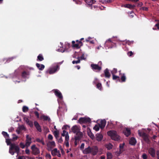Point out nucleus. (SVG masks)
<instances>
[{
    "instance_id": "1",
    "label": "nucleus",
    "mask_w": 159,
    "mask_h": 159,
    "mask_svg": "<svg viewBox=\"0 0 159 159\" xmlns=\"http://www.w3.org/2000/svg\"><path fill=\"white\" fill-rule=\"evenodd\" d=\"M6 142L7 145H10L9 149V153L12 155H13L15 152L18 154L20 152V148L18 145L15 143H11V139L8 138L6 139Z\"/></svg>"
},
{
    "instance_id": "2",
    "label": "nucleus",
    "mask_w": 159,
    "mask_h": 159,
    "mask_svg": "<svg viewBox=\"0 0 159 159\" xmlns=\"http://www.w3.org/2000/svg\"><path fill=\"white\" fill-rule=\"evenodd\" d=\"M84 154H87L91 153L93 155H96L98 152V149L96 146H94L92 147L88 146L83 151Z\"/></svg>"
},
{
    "instance_id": "3",
    "label": "nucleus",
    "mask_w": 159,
    "mask_h": 159,
    "mask_svg": "<svg viewBox=\"0 0 159 159\" xmlns=\"http://www.w3.org/2000/svg\"><path fill=\"white\" fill-rule=\"evenodd\" d=\"M108 135L110 136L111 139L115 141H118L120 139V136L117 134V132L114 130H110L107 132Z\"/></svg>"
},
{
    "instance_id": "4",
    "label": "nucleus",
    "mask_w": 159,
    "mask_h": 159,
    "mask_svg": "<svg viewBox=\"0 0 159 159\" xmlns=\"http://www.w3.org/2000/svg\"><path fill=\"white\" fill-rule=\"evenodd\" d=\"M84 39V38H82L80 39V40H77L76 41V43H75V42L74 41H73L72 42V47L73 48H76L77 49L80 48L83 45V43L81 42Z\"/></svg>"
},
{
    "instance_id": "5",
    "label": "nucleus",
    "mask_w": 159,
    "mask_h": 159,
    "mask_svg": "<svg viewBox=\"0 0 159 159\" xmlns=\"http://www.w3.org/2000/svg\"><path fill=\"white\" fill-rule=\"evenodd\" d=\"M102 62L100 61L99 62L98 64H91V67L94 70H97V71H100L102 69Z\"/></svg>"
},
{
    "instance_id": "6",
    "label": "nucleus",
    "mask_w": 159,
    "mask_h": 159,
    "mask_svg": "<svg viewBox=\"0 0 159 159\" xmlns=\"http://www.w3.org/2000/svg\"><path fill=\"white\" fill-rule=\"evenodd\" d=\"M59 69V66L58 65L53 66L46 71L47 73H49L50 74H52L55 73Z\"/></svg>"
},
{
    "instance_id": "7",
    "label": "nucleus",
    "mask_w": 159,
    "mask_h": 159,
    "mask_svg": "<svg viewBox=\"0 0 159 159\" xmlns=\"http://www.w3.org/2000/svg\"><path fill=\"white\" fill-rule=\"evenodd\" d=\"M32 150V153L34 155H37L40 153L39 149L36 147L35 145H33L31 147Z\"/></svg>"
},
{
    "instance_id": "8",
    "label": "nucleus",
    "mask_w": 159,
    "mask_h": 159,
    "mask_svg": "<svg viewBox=\"0 0 159 159\" xmlns=\"http://www.w3.org/2000/svg\"><path fill=\"white\" fill-rule=\"evenodd\" d=\"M91 122V119L89 118L81 117L78 120L79 123L80 124L82 123H90Z\"/></svg>"
},
{
    "instance_id": "9",
    "label": "nucleus",
    "mask_w": 159,
    "mask_h": 159,
    "mask_svg": "<svg viewBox=\"0 0 159 159\" xmlns=\"http://www.w3.org/2000/svg\"><path fill=\"white\" fill-rule=\"evenodd\" d=\"M32 142V139L28 134L26 135V139L25 145L27 148H28Z\"/></svg>"
},
{
    "instance_id": "10",
    "label": "nucleus",
    "mask_w": 159,
    "mask_h": 159,
    "mask_svg": "<svg viewBox=\"0 0 159 159\" xmlns=\"http://www.w3.org/2000/svg\"><path fill=\"white\" fill-rule=\"evenodd\" d=\"M148 152L152 157H155L156 156V151L154 148L151 147L148 150Z\"/></svg>"
},
{
    "instance_id": "11",
    "label": "nucleus",
    "mask_w": 159,
    "mask_h": 159,
    "mask_svg": "<svg viewBox=\"0 0 159 159\" xmlns=\"http://www.w3.org/2000/svg\"><path fill=\"white\" fill-rule=\"evenodd\" d=\"M55 95L60 99H62L63 98L61 92L57 89H54L52 90Z\"/></svg>"
},
{
    "instance_id": "12",
    "label": "nucleus",
    "mask_w": 159,
    "mask_h": 159,
    "mask_svg": "<svg viewBox=\"0 0 159 159\" xmlns=\"http://www.w3.org/2000/svg\"><path fill=\"white\" fill-rule=\"evenodd\" d=\"M76 134V136L75 137V140H79L82 138L83 136V134L82 132L79 131Z\"/></svg>"
},
{
    "instance_id": "13",
    "label": "nucleus",
    "mask_w": 159,
    "mask_h": 159,
    "mask_svg": "<svg viewBox=\"0 0 159 159\" xmlns=\"http://www.w3.org/2000/svg\"><path fill=\"white\" fill-rule=\"evenodd\" d=\"M139 134L140 136L142 137L145 141H147L149 140L148 135L145 133L139 132Z\"/></svg>"
},
{
    "instance_id": "14",
    "label": "nucleus",
    "mask_w": 159,
    "mask_h": 159,
    "mask_svg": "<svg viewBox=\"0 0 159 159\" xmlns=\"http://www.w3.org/2000/svg\"><path fill=\"white\" fill-rule=\"evenodd\" d=\"M34 125L37 130L39 132H41L42 130L40 125L36 121L34 122Z\"/></svg>"
},
{
    "instance_id": "15",
    "label": "nucleus",
    "mask_w": 159,
    "mask_h": 159,
    "mask_svg": "<svg viewBox=\"0 0 159 159\" xmlns=\"http://www.w3.org/2000/svg\"><path fill=\"white\" fill-rule=\"evenodd\" d=\"M71 130L75 134L80 131V129L77 125H75L72 127Z\"/></svg>"
},
{
    "instance_id": "16",
    "label": "nucleus",
    "mask_w": 159,
    "mask_h": 159,
    "mask_svg": "<svg viewBox=\"0 0 159 159\" xmlns=\"http://www.w3.org/2000/svg\"><path fill=\"white\" fill-rule=\"evenodd\" d=\"M123 133L126 136H129L131 134V131L130 129L128 128H125L123 131Z\"/></svg>"
},
{
    "instance_id": "17",
    "label": "nucleus",
    "mask_w": 159,
    "mask_h": 159,
    "mask_svg": "<svg viewBox=\"0 0 159 159\" xmlns=\"http://www.w3.org/2000/svg\"><path fill=\"white\" fill-rule=\"evenodd\" d=\"M40 119L41 120H43L44 121H50L51 120L50 118L48 116L43 115L40 116Z\"/></svg>"
},
{
    "instance_id": "18",
    "label": "nucleus",
    "mask_w": 159,
    "mask_h": 159,
    "mask_svg": "<svg viewBox=\"0 0 159 159\" xmlns=\"http://www.w3.org/2000/svg\"><path fill=\"white\" fill-rule=\"evenodd\" d=\"M106 123V121L105 119L101 120L100 123L99 124L101 129H103L105 127Z\"/></svg>"
},
{
    "instance_id": "19",
    "label": "nucleus",
    "mask_w": 159,
    "mask_h": 159,
    "mask_svg": "<svg viewBox=\"0 0 159 159\" xmlns=\"http://www.w3.org/2000/svg\"><path fill=\"white\" fill-rule=\"evenodd\" d=\"M104 73L105 76L106 78H109L111 76V74L109 71V70L108 68H106L104 70Z\"/></svg>"
},
{
    "instance_id": "20",
    "label": "nucleus",
    "mask_w": 159,
    "mask_h": 159,
    "mask_svg": "<svg viewBox=\"0 0 159 159\" xmlns=\"http://www.w3.org/2000/svg\"><path fill=\"white\" fill-rule=\"evenodd\" d=\"M87 132L88 134L92 139H93L94 138V136L93 134L92 133L90 129L89 128H87Z\"/></svg>"
},
{
    "instance_id": "21",
    "label": "nucleus",
    "mask_w": 159,
    "mask_h": 159,
    "mask_svg": "<svg viewBox=\"0 0 159 159\" xmlns=\"http://www.w3.org/2000/svg\"><path fill=\"white\" fill-rule=\"evenodd\" d=\"M36 65L38 69L40 70H43L45 68L43 64H40L39 63H37Z\"/></svg>"
},
{
    "instance_id": "22",
    "label": "nucleus",
    "mask_w": 159,
    "mask_h": 159,
    "mask_svg": "<svg viewBox=\"0 0 159 159\" xmlns=\"http://www.w3.org/2000/svg\"><path fill=\"white\" fill-rule=\"evenodd\" d=\"M96 140L98 141H101L102 139L103 136L101 134H97L96 135Z\"/></svg>"
},
{
    "instance_id": "23",
    "label": "nucleus",
    "mask_w": 159,
    "mask_h": 159,
    "mask_svg": "<svg viewBox=\"0 0 159 159\" xmlns=\"http://www.w3.org/2000/svg\"><path fill=\"white\" fill-rule=\"evenodd\" d=\"M129 143L131 145H135L136 143V140L135 139L134 137L131 138L129 141Z\"/></svg>"
},
{
    "instance_id": "24",
    "label": "nucleus",
    "mask_w": 159,
    "mask_h": 159,
    "mask_svg": "<svg viewBox=\"0 0 159 159\" xmlns=\"http://www.w3.org/2000/svg\"><path fill=\"white\" fill-rule=\"evenodd\" d=\"M120 76V82H125L126 79L125 74L123 73Z\"/></svg>"
},
{
    "instance_id": "25",
    "label": "nucleus",
    "mask_w": 159,
    "mask_h": 159,
    "mask_svg": "<svg viewBox=\"0 0 159 159\" xmlns=\"http://www.w3.org/2000/svg\"><path fill=\"white\" fill-rule=\"evenodd\" d=\"M124 7L130 9H133L135 7V6L134 5H132L130 4H126L124 5Z\"/></svg>"
},
{
    "instance_id": "26",
    "label": "nucleus",
    "mask_w": 159,
    "mask_h": 159,
    "mask_svg": "<svg viewBox=\"0 0 159 159\" xmlns=\"http://www.w3.org/2000/svg\"><path fill=\"white\" fill-rule=\"evenodd\" d=\"M85 2L89 5H92L95 2L94 0H85Z\"/></svg>"
},
{
    "instance_id": "27",
    "label": "nucleus",
    "mask_w": 159,
    "mask_h": 159,
    "mask_svg": "<svg viewBox=\"0 0 159 159\" xmlns=\"http://www.w3.org/2000/svg\"><path fill=\"white\" fill-rule=\"evenodd\" d=\"M112 79L114 80H116L117 81H119V82H120V77L119 76L116 75H112Z\"/></svg>"
},
{
    "instance_id": "28",
    "label": "nucleus",
    "mask_w": 159,
    "mask_h": 159,
    "mask_svg": "<svg viewBox=\"0 0 159 159\" xmlns=\"http://www.w3.org/2000/svg\"><path fill=\"white\" fill-rule=\"evenodd\" d=\"M43 59L44 58L42 55V54H40L38 56L37 60V61H42L43 60Z\"/></svg>"
},
{
    "instance_id": "29",
    "label": "nucleus",
    "mask_w": 159,
    "mask_h": 159,
    "mask_svg": "<svg viewBox=\"0 0 159 159\" xmlns=\"http://www.w3.org/2000/svg\"><path fill=\"white\" fill-rule=\"evenodd\" d=\"M113 0H99L100 2L103 3H109L112 2Z\"/></svg>"
},
{
    "instance_id": "30",
    "label": "nucleus",
    "mask_w": 159,
    "mask_h": 159,
    "mask_svg": "<svg viewBox=\"0 0 159 159\" xmlns=\"http://www.w3.org/2000/svg\"><path fill=\"white\" fill-rule=\"evenodd\" d=\"M57 148H54L53 150L52 151L51 154L53 156H56L57 152Z\"/></svg>"
},
{
    "instance_id": "31",
    "label": "nucleus",
    "mask_w": 159,
    "mask_h": 159,
    "mask_svg": "<svg viewBox=\"0 0 159 159\" xmlns=\"http://www.w3.org/2000/svg\"><path fill=\"white\" fill-rule=\"evenodd\" d=\"M2 134L5 138V139L8 138L9 137V134L6 132L2 131Z\"/></svg>"
},
{
    "instance_id": "32",
    "label": "nucleus",
    "mask_w": 159,
    "mask_h": 159,
    "mask_svg": "<svg viewBox=\"0 0 159 159\" xmlns=\"http://www.w3.org/2000/svg\"><path fill=\"white\" fill-rule=\"evenodd\" d=\"M28 75V74L27 72L25 71H24L22 73L21 76L23 78H25Z\"/></svg>"
},
{
    "instance_id": "33",
    "label": "nucleus",
    "mask_w": 159,
    "mask_h": 159,
    "mask_svg": "<svg viewBox=\"0 0 159 159\" xmlns=\"http://www.w3.org/2000/svg\"><path fill=\"white\" fill-rule=\"evenodd\" d=\"M53 134L55 138L57 139L58 137L59 134V132L58 130H55L53 132Z\"/></svg>"
},
{
    "instance_id": "34",
    "label": "nucleus",
    "mask_w": 159,
    "mask_h": 159,
    "mask_svg": "<svg viewBox=\"0 0 159 159\" xmlns=\"http://www.w3.org/2000/svg\"><path fill=\"white\" fill-rule=\"evenodd\" d=\"M49 143V146L51 148H53L56 146L55 142L53 141L50 142Z\"/></svg>"
},
{
    "instance_id": "35",
    "label": "nucleus",
    "mask_w": 159,
    "mask_h": 159,
    "mask_svg": "<svg viewBox=\"0 0 159 159\" xmlns=\"http://www.w3.org/2000/svg\"><path fill=\"white\" fill-rule=\"evenodd\" d=\"M97 88L99 90L101 91L102 90V87L101 83H98L96 85Z\"/></svg>"
},
{
    "instance_id": "36",
    "label": "nucleus",
    "mask_w": 159,
    "mask_h": 159,
    "mask_svg": "<svg viewBox=\"0 0 159 159\" xmlns=\"http://www.w3.org/2000/svg\"><path fill=\"white\" fill-rule=\"evenodd\" d=\"M125 145V143H123L122 144H120L119 145L120 152L121 153L122 152V150L123 149Z\"/></svg>"
},
{
    "instance_id": "37",
    "label": "nucleus",
    "mask_w": 159,
    "mask_h": 159,
    "mask_svg": "<svg viewBox=\"0 0 159 159\" xmlns=\"http://www.w3.org/2000/svg\"><path fill=\"white\" fill-rule=\"evenodd\" d=\"M112 157V154L110 152L107 153V159H111Z\"/></svg>"
},
{
    "instance_id": "38",
    "label": "nucleus",
    "mask_w": 159,
    "mask_h": 159,
    "mask_svg": "<svg viewBox=\"0 0 159 159\" xmlns=\"http://www.w3.org/2000/svg\"><path fill=\"white\" fill-rule=\"evenodd\" d=\"M29 108L28 107L26 106H24L22 107V111L24 112L28 111Z\"/></svg>"
},
{
    "instance_id": "39",
    "label": "nucleus",
    "mask_w": 159,
    "mask_h": 159,
    "mask_svg": "<svg viewBox=\"0 0 159 159\" xmlns=\"http://www.w3.org/2000/svg\"><path fill=\"white\" fill-rule=\"evenodd\" d=\"M113 146L110 143H109L108 144L106 145V148L108 150H110L112 148Z\"/></svg>"
},
{
    "instance_id": "40",
    "label": "nucleus",
    "mask_w": 159,
    "mask_h": 159,
    "mask_svg": "<svg viewBox=\"0 0 159 159\" xmlns=\"http://www.w3.org/2000/svg\"><path fill=\"white\" fill-rule=\"evenodd\" d=\"M65 141H68L69 140V136L68 132H66V135L65 136Z\"/></svg>"
},
{
    "instance_id": "41",
    "label": "nucleus",
    "mask_w": 159,
    "mask_h": 159,
    "mask_svg": "<svg viewBox=\"0 0 159 159\" xmlns=\"http://www.w3.org/2000/svg\"><path fill=\"white\" fill-rule=\"evenodd\" d=\"M117 70L116 68H114L111 71L112 75H115V74L117 73Z\"/></svg>"
},
{
    "instance_id": "42",
    "label": "nucleus",
    "mask_w": 159,
    "mask_h": 159,
    "mask_svg": "<svg viewBox=\"0 0 159 159\" xmlns=\"http://www.w3.org/2000/svg\"><path fill=\"white\" fill-rule=\"evenodd\" d=\"M80 57H78L77 58V59H78V60L77 61H73L72 62V63L73 64H78L80 62V60L79 59Z\"/></svg>"
},
{
    "instance_id": "43",
    "label": "nucleus",
    "mask_w": 159,
    "mask_h": 159,
    "mask_svg": "<svg viewBox=\"0 0 159 159\" xmlns=\"http://www.w3.org/2000/svg\"><path fill=\"white\" fill-rule=\"evenodd\" d=\"M100 127L99 125H95L93 127V129L95 130L96 131H98Z\"/></svg>"
},
{
    "instance_id": "44",
    "label": "nucleus",
    "mask_w": 159,
    "mask_h": 159,
    "mask_svg": "<svg viewBox=\"0 0 159 159\" xmlns=\"http://www.w3.org/2000/svg\"><path fill=\"white\" fill-rule=\"evenodd\" d=\"M19 145L20 147L22 149L24 148L25 146H26L25 144L24 143L22 142L20 143Z\"/></svg>"
},
{
    "instance_id": "45",
    "label": "nucleus",
    "mask_w": 159,
    "mask_h": 159,
    "mask_svg": "<svg viewBox=\"0 0 159 159\" xmlns=\"http://www.w3.org/2000/svg\"><path fill=\"white\" fill-rule=\"evenodd\" d=\"M12 136H13V138H12V139L13 140H15L17 139L18 137L16 134H13Z\"/></svg>"
},
{
    "instance_id": "46",
    "label": "nucleus",
    "mask_w": 159,
    "mask_h": 159,
    "mask_svg": "<svg viewBox=\"0 0 159 159\" xmlns=\"http://www.w3.org/2000/svg\"><path fill=\"white\" fill-rule=\"evenodd\" d=\"M31 127H32L33 126V122L30 121L27 123Z\"/></svg>"
},
{
    "instance_id": "47",
    "label": "nucleus",
    "mask_w": 159,
    "mask_h": 159,
    "mask_svg": "<svg viewBox=\"0 0 159 159\" xmlns=\"http://www.w3.org/2000/svg\"><path fill=\"white\" fill-rule=\"evenodd\" d=\"M142 157L143 159H147L148 158V156L146 154L144 153L142 155Z\"/></svg>"
},
{
    "instance_id": "48",
    "label": "nucleus",
    "mask_w": 159,
    "mask_h": 159,
    "mask_svg": "<svg viewBox=\"0 0 159 159\" xmlns=\"http://www.w3.org/2000/svg\"><path fill=\"white\" fill-rule=\"evenodd\" d=\"M34 114L36 116L37 118H39V112L37 111H35L34 112Z\"/></svg>"
},
{
    "instance_id": "49",
    "label": "nucleus",
    "mask_w": 159,
    "mask_h": 159,
    "mask_svg": "<svg viewBox=\"0 0 159 159\" xmlns=\"http://www.w3.org/2000/svg\"><path fill=\"white\" fill-rule=\"evenodd\" d=\"M133 54V52L131 51H129L127 52V55L129 57H131Z\"/></svg>"
},
{
    "instance_id": "50",
    "label": "nucleus",
    "mask_w": 159,
    "mask_h": 159,
    "mask_svg": "<svg viewBox=\"0 0 159 159\" xmlns=\"http://www.w3.org/2000/svg\"><path fill=\"white\" fill-rule=\"evenodd\" d=\"M112 43V41H111V39H109L107 40L106 42V43L107 44H108V43Z\"/></svg>"
},
{
    "instance_id": "51",
    "label": "nucleus",
    "mask_w": 159,
    "mask_h": 159,
    "mask_svg": "<svg viewBox=\"0 0 159 159\" xmlns=\"http://www.w3.org/2000/svg\"><path fill=\"white\" fill-rule=\"evenodd\" d=\"M70 127L67 125H64L62 127V129H66L68 128H69Z\"/></svg>"
},
{
    "instance_id": "52",
    "label": "nucleus",
    "mask_w": 159,
    "mask_h": 159,
    "mask_svg": "<svg viewBox=\"0 0 159 159\" xmlns=\"http://www.w3.org/2000/svg\"><path fill=\"white\" fill-rule=\"evenodd\" d=\"M148 8L147 7H142L141 8V10H143L144 11H147L148 10Z\"/></svg>"
},
{
    "instance_id": "53",
    "label": "nucleus",
    "mask_w": 159,
    "mask_h": 159,
    "mask_svg": "<svg viewBox=\"0 0 159 159\" xmlns=\"http://www.w3.org/2000/svg\"><path fill=\"white\" fill-rule=\"evenodd\" d=\"M67 132L65 130H63L62 133L61 134V135L62 136H65L66 135V133Z\"/></svg>"
},
{
    "instance_id": "54",
    "label": "nucleus",
    "mask_w": 159,
    "mask_h": 159,
    "mask_svg": "<svg viewBox=\"0 0 159 159\" xmlns=\"http://www.w3.org/2000/svg\"><path fill=\"white\" fill-rule=\"evenodd\" d=\"M24 120L27 124L30 121L29 119L26 117H24Z\"/></svg>"
},
{
    "instance_id": "55",
    "label": "nucleus",
    "mask_w": 159,
    "mask_h": 159,
    "mask_svg": "<svg viewBox=\"0 0 159 159\" xmlns=\"http://www.w3.org/2000/svg\"><path fill=\"white\" fill-rule=\"evenodd\" d=\"M48 138L49 139L52 140L53 139V136L51 134H49L48 135Z\"/></svg>"
},
{
    "instance_id": "56",
    "label": "nucleus",
    "mask_w": 159,
    "mask_h": 159,
    "mask_svg": "<svg viewBox=\"0 0 159 159\" xmlns=\"http://www.w3.org/2000/svg\"><path fill=\"white\" fill-rule=\"evenodd\" d=\"M156 155L157 159H159V150H157V151Z\"/></svg>"
},
{
    "instance_id": "57",
    "label": "nucleus",
    "mask_w": 159,
    "mask_h": 159,
    "mask_svg": "<svg viewBox=\"0 0 159 159\" xmlns=\"http://www.w3.org/2000/svg\"><path fill=\"white\" fill-rule=\"evenodd\" d=\"M84 146V143H82L81 144L80 148L81 150H83Z\"/></svg>"
},
{
    "instance_id": "58",
    "label": "nucleus",
    "mask_w": 159,
    "mask_h": 159,
    "mask_svg": "<svg viewBox=\"0 0 159 159\" xmlns=\"http://www.w3.org/2000/svg\"><path fill=\"white\" fill-rule=\"evenodd\" d=\"M73 1L75 2V3L77 4H80L81 2L80 1H77L76 0H73Z\"/></svg>"
},
{
    "instance_id": "59",
    "label": "nucleus",
    "mask_w": 159,
    "mask_h": 159,
    "mask_svg": "<svg viewBox=\"0 0 159 159\" xmlns=\"http://www.w3.org/2000/svg\"><path fill=\"white\" fill-rule=\"evenodd\" d=\"M80 58L81 60H85L86 58H84V54H83L80 57Z\"/></svg>"
},
{
    "instance_id": "60",
    "label": "nucleus",
    "mask_w": 159,
    "mask_h": 159,
    "mask_svg": "<svg viewBox=\"0 0 159 159\" xmlns=\"http://www.w3.org/2000/svg\"><path fill=\"white\" fill-rule=\"evenodd\" d=\"M46 157L47 158L49 159L51 158V156L50 154H47L46 155Z\"/></svg>"
},
{
    "instance_id": "61",
    "label": "nucleus",
    "mask_w": 159,
    "mask_h": 159,
    "mask_svg": "<svg viewBox=\"0 0 159 159\" xmlns=\"http://www.w3.org/2000/svg\"><path fill=\"white\" fill-rule=\"evenodd\" d=\"M92 39V38L91 37H89L87 39H85V41L86 42H89V40H90L91 39Z\"/></svg>"
},
{
    "instance_id": "62",
    "label": "nucleus",
    "mask_w": 159,
    "mask_h": 159,
    "mask_svg": "<svg viewBox=\"0 0 159 159\" xmlns=\"http://www.w3.org/2000/svg\"><path fill=\"white\" fill-rule=\"evenodd\" d=\"M56 155L59 157H61V154L59 150L57 151V152Z\"/></svg>"
},
{
    "instance_id": "63",
    "label": "nucleus",
    "mask_w": 159,
    "mask_h": 159,
    "mask_svg": "<svg viewBox=\"0 0 159 159\" xmlns=\"http://www.w3.org/2000/svg\"><path fill=\"white\" fill-rule=\"evenodd\" d=\"M25 153L26 154H30V150L28 149H26L25 150Z\"/></svg>"
},
{
    "instance_id": "64",
    "label": "nucleus",
    "mask_w": 159,
    "mask_h": 159,
    "mask_svg": "<svg viewBox=\"0 0 159 159\" xmlns=\"http://www.w3.org/2000/svg\"><path fill=\"white\" fill-rule=\"evenodd\" d=\"M17 159H25V157L24 156H19Z\"/></svg>"
}]
</instances>
